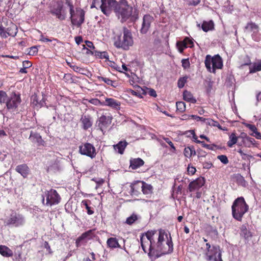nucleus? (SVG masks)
Returning a JSON list of instances; mask_svg holds the SVG:
<instances>
[{
    "label": "nucleus",
    "instance_id": "obj_1",
    "mask_svg": "<svg viewBox=\"0 0 261 261\" xmlns=\"http://www.w3.org/2000/svg\"><path fill=\"white\" fill-rule=\"evenodd\" d=\"M101 3L100 8L103 14L109 17L113 11L122 23L127 20L135 22L139 18V10L127 0H101Z\"/></svg>",
    "mask_w": 261,
    "mask_h": 261
},
{
    "label": "nucleus",
    "instance_id": "obj_2",
    "mask_svg": "<svg viewBox=\"0 0 261 261\" xmlns=\"http://www.w3.org/2000/svg\"><path fill=\"white\" fill-rule=\"evenodd\" d=\"M173 251V243L171 234H168L164 230L160 229L159 231L158 241L155 242V251L153 252L152 256H155V260L163 255L171 253Z\"/></svg>",
    "mask_w": 261,
    "mask_h": 261
},
{
    "label": "nucleus",
    "instance_id": "obj_3",
    "mask_svg": "<svg viewBox=\"0 0 261 261\" xmlns=\"http://www.w3.org/2000/svg\"><path fill=\"white\" fill-rule=\"evenodd\" d=\"M113 44L117 48L128 50L134 44L132 32L126 27L122 28V32L115 33L113 37Z\"/></svg>",
    "mask_w": 261,
    "mask_h": 261
},
{
    "label": "nucleus",
    "instance_id": "obj_4",
    "mask_svg": "<svg viewBox=\"0 0 261 261\" xmlns=\"http://www.w3.org/2000/svg\"><path fill=\"white\" fill-rule=\"evenodd\" d=\"M65 4L69 8V18L72 25L81 28L85 22V11L80 7L75 8L73 3L70 0H66Z\"/></svg>",
    "mask_w": 261,
    "mask_h": 261
},
{
    "label": "nucleus",
    "instance_id": "obj_5",
    "mask_svg": "<svg viewBox=\"0 0 261 261\" xmlns=\"http://www.w3.org/2000/svg\"><path fill=\"white\" fill-rule=\"evenodd\" d=\"M155 232V231H148L140 236L142 249L145 253H147L151 261L155 260V256L152 255L153 252L155 251V241L153 238Z\"/></svg>",
    "mask_w": 261,
    "mask_h": 261
},
{
    "label": "nucleus",
    "instance_id": "obj_6",
    "mask_svg": "<svg viewBox=\"0 0 261 261\" xmlns=\"http://www.w3.org/2000/svg\"><path fill=\"white\" fill-rule=\"evenodd\" d=\"M249 205L243 197L236 199L231 205L232 217L236 220L242 222L244 215L248 211Z\"/></svg>",
    "mask_w": 261,
    "mask_h": 261
},
{
    "label": "nucleus",
    "instance_id": "obj_7",
    "mask_svg": "<svg viewBox=\"0 0 261 261\" xmlns=\"http://www.w3.org/2000/svg\"><path fill=\"white\" fill-rule=\"evenodd\" d=\"M201 249L203 250L204 257L206 261H223L221 251L219 246L211 245L210 243H207Z\"/></svg>",
    "mask_w": 261,
    "mask_h": 261
},
{
    "label": "nucleus",
    "instance_id": "obj_8",
    "mask_svg": "<svg viewBox=\"0 0 261 261\" xmlns=\"http://www.w3.org/2000/svg\"><path fill=\"white\" fill-rule=\"evenodd\" d=\"M205 65L209 72L215 73L216 69H222L223 67V61L219 55L211 57L209 55L205 57Z\"/></svg>",
    "mask_w": 261,
    "mask_h": 261
},
{
    "label": "nucleus",
    "instance_id": "obj_9",
    "mask_svg": "<svg viewBox=\"0 0 261 261\" xmlns=\"http://www.w3.org/2000/svg\"><path fill=\"white\" fill-rule=\"evenodd\" d=\"M7 109L11 111H14L21 102L20 94L19 93L13 92L6 100Z\"/></svg>",
    "mask_w": 261,
    "mask_h": 261
},
{
    "label": "nucleus",
    "instance_id": "obj_10",
    "mask_svg": "<svg viewBox=\"0 0 261 261\" xmlns=\"http://www.w3.org/2000/svg\"><path fill=\"white\" fill-rule=\"evenodd\" d=\"M46 197L45 205L51 206L59 204L61 200V197L57 191L53 189L47 190L45 192Z\"/></svg>",
    "mask_w": 261,
    "mask_h": 261
},
{
    "label": "nucleus",
    "instance_id": "obj_11",
    "mask_svg": "<svg viewBox=\"0 0 261 261\" xmlns=\"http://www.w3.org/2000/svg\"><path fill=\"white\" fill-rule=\"evenodd\" d=\"M5 223L7 225L19 227L24 224L25 220L22 215L13 212L5 221Z\"/></svg>",
    "mask_w": 261,
    "mask_h": 261
},
{
    "label": "nucleus",
    "instance_id": "obj_12",
    "mask_svg": "<svg viewBox=\"0 0 261 261\" xmlns=\"http://www.w3.org/2000/svg\"><path fill=\"white\" fill-rule=\"evenodd\" d=\"M79 152L81 154L88 156L92 159L95 158L97 154L95 147L93 144L88 142L82 143L79 146Z\"/></svg>",
    "mask_w": 261,
    "mask_h": 261
},
{
    "label": "nucleus",
    "instance_id": "obj_13",
    "mask_svg": "<svg viewBox=\"0 0 261 261\" xmlns=\"http://www.w3.org/2000/svg\"><path fill=\"white\" fill-rule=\"evenodd\" d=\"M50 13L60 21L65 20L67 17V12L61 3H58L56 7H53L50 10Z\"/></svg>",
    "mask_w": 261,
    "mask_h": 261
},
{
    "label": "nucleus",
    "instance_id": "obj_14",
    "mask_svg": "<svg viewBox=\"0 0 261 261\" xmlns=\"http://www.w3.org/2000/svg\"><path fill=\"white\" fill-rule=\"evenodd\" d=\"M112 119L113 117L110 113L102 115L98 120L99 129L102 131L106 129L111 124Z\"/></svg>",
    "mask_w": 261,
    "mask_h": 261
},
{
    "label": "nucleus",
    "instance_id": "obj_15",
    "mask_svg": "<svg viewBox=\"0 0 261 261\" xmlns=\"http://www.w3.org/2000/svg\"><path fill=\"white\" fill-rule=\"evenodd\" d=\"M94 236V230L90 229L83 233L76 239L75 241L76 246L79 247L82 245L86 244L88 240L92 239Z\"/></svg>",
    "mask_w": 261,
    "mask_h": 261
},
{
    "label": "nucleus",
    "instance_id": "obj_16",
    "mask_svg": "<svg viewBox=\"0 0 261 261\" xmlns=\"http://www.w3.org/2000/svg\"><path fill=\"white\" fill-rule=\"evenodd\" d=\"M204 177H199L190 182L188 186V190L190 192L198 191L205 184Z\"/></svg>",
    "mask_w": 261,
    "mask_h": 261
},
{
    "label": "nucleus",
    "instance_id": "obj_17",
    "mask_svg": "<svg viewBox=\"0 0 261 261\" xmlns=\"http://www.w3.org/2000/svg\"><path fill=\"white\" fill-rule=\"evenodd\" d=\"M153 21V18L148 14L145 15L143 18V21L140 32L142 34H145L148 31L151 23Z\"/></svg>",
    "mask_w": 261,
    "mask_h": 261
},
{
    "label": "nucleus",
    "instance_id": "obj_18",
    "mask_svg": "<svg viewBox=\"0 0 261 261\" xmlns=\"http://www.w3.org/2000/svg\"><path fill=\"white\" fill-rule=\"evenodd\" d=\"M143 181L137 180L131 184L130 194L132 196H138L142 191Z\"/></svg>",
    "mask_w": 261,
    "mask_h": 261
},
{
    "label": "nucleus",
    "instance_id": "obj_19",
    "mask_svg": "<svg viewBox=\"0 0 261 261\" xmlns=\"http://www.w3.org/2000/svg\"><path fill=\"white\" fill-rule=\"evenodd\" d=\"M82 128L86 130L91 128L93 125L92 118L89 115H83L80 119Z\"/></svg>",
    "mask_w": 261,
    "mask_h": 261
},
{
    "label": "nucleus",
    "instance_id": "obj_20",
    "mask_svg": "<svg viewBox=\"0 0 261 261\" xmlns=\"http://www.w3.org/2000/svg\"><path fill=\"white\" fill-rule=\"evenodd\" d=\"M31 103L34 108H40L46 105L45 99L42 97L40 99L36 93L33 94L31 97Z\"/></svg>",
    "mask_w": 261,
    "mask_h": 261
},
{
    "label": "nucleus",
    "instance_id": "obj_21",
    "mask_svg": "<svg viewBox=\"0 0 261 261\" xmlns=\"http://www.w3.org/2000/svg\"><path fill=\"white\" fill-rule=\"evenodd\" d=\"M29 140L33 143H36L38 146H44L45 141L42 139L41 136L39 133L31 132Z\"/></svg>",
    "mask_w": 261,
    "mask_h": 261
},
{
    "label": "nucleus",
    "instance_id": "obj_22",
    "mask_svg": "<svg viewBox=\"0 0 261 261\" xmlns=\"http://www.w3.org/2000/svg\"><path fill=\"white\" fill-rule=\"evenodd\" d=\"M15 170L21 174L24 178H27L30 173V169L25 164L19 165L16 167Z\"/></svg>",
    "mask_w": 261,
    "mask_h": 261
},
{
    "label": "nucleus",
    "instance_id": "obj_23",
    "mask_svg": "<svg viewBox=\"0 0 261 261\" xmlns=\"http://www.w3.org/2000/svg\"><path fill=\"white\" fill-rule=\"evenodd\" d=\"M103 106H107L113 109H118L120 108V102L112 98H106Z\"/></svg>",
    "mask_w": 261,
    "mask_h": 261
},
{
    "label": "nucleus",
    "instance_id": "obj_24",
    "mask_svg": "<svg viewBox=\"0 0 261 261\" xmlns=\"http://www.w3.org/2000/svg\"><path fill=\"white\" fill-rule=\"evenodd\" d=\"M144 164V162L141 158L132 159L130 160L129 168L135 170L142 166Z\"/></svg>",
    "mask_w": 261,
    "mask_h": 261
},
{
    "label": "nucleus",
    "instance_id": "obj_25",
    "mask_svg": "<svg viewBox=\"0 0 261 261\" xmlns=\"http://www.w3.org/2000/svg\"><path fill=\"white\" fill-rule=\"evenodd\" d=\"M91 204V201L89 199L83 200L81 202V206L85 208L89 215H92L94 213V208L90 206Z\"/></svg>",
    "mask_w": 261,
    "mask_h": 261
},
{
    "label": "nucleus",
    "instance_id": "obj_26",
    "mask_svg": "<svg viewBox=\"0 0 261 261\" xmlns=\"http://www.w3.org/2000/svg\"><path fill=\"white\" fill-rule=\"evenodd\" d=\"M6 31L8 36L15 37L18 32L17 27L15 24L11 22L10 24H8V27L6 29Z\"/></svg>",
    "mask_w": 261,
    "mask_h": 261
},
{
    "label": "nucleus",
    "instance_id": "obj_27",
    "mask_svg": "<svg viewBox=\"0 0 261 261\" xmlns=\"http://www.w3.org/2000/svg\"><path fill=\"white\" fill-rule=\"evenodd\" d=\"M0 254L5 257H10L13 255L12 250L5 245H0Z\"/></svg>",
    "mask_w": 261,
    "mask_h": 261
},
{
    "label": "nucleus",
    "instance_id": "obj_28",
    "mask_svg": "<svg viewBox=\"0 0 261 261\" xmlns=\"http://www.w3.org/2000/svg\"><path fill=\"white\" fill-rule=\"evenodd\" d=\"M97 79L99 81H102L106 84H107L108 85H110L113 88H116L118 86V83L116 81H113L111 80L110 78L101 76H98Z\"/></svg>",
    "mask_w": 261,
    "mask_h": 261
},
{
    "label": "nucleus",
    "instance_id": "obj_29",
    "mask_svg": "<svg viewBox=\"0 0 261 261\" xmlns=\"http://www.w3.org/2000/svg\"><path fill=\"white\" fill-rule=\"evenodd\" d=\"M128 143L126 141H121L118 143L113 146L115 150H117L118 152L122 154Z\"/></svg>",
    "mask_w": 261,
    "mask_h": 261
},
{
    "label": "nucleus",
    "instance_id": "obj_30",
    "mask_svg": "<svg viewBox=\"0 0 261 261\" xmlns=\"http://www.w3.org/2000/svg\"><path fill=\"white\" fill-rule=\"evenodd\" d=\"M107 244L108 247L111 249L121 248V246L116 238H110L107 241Z\"/></svg>",
    "mask_w": 261,
    "mask_h": 261
},
{
    "label": "nucleus",
    "instance_id": "obj_31",
    "mask_svg": "<svg viewBox=\"0 0 261 261\" xmlns=\"http://www.w3.org/2000/svg\"><path fill=\"white\" fill-rule=\"evenodd\" d=\"M240 236L243 237L245 240H248L252 237V232L248 230L246 226L243 225L240 227Z\"/></svg>",
    "mask_w": 261,
    "mask_h": 261
},
{
    "label": "nucleus",
    "instance_id": "obj_32",
    "mask_svg": "<svg viewBox=\"0 0 261 261\" xmlns=\"http://www.w3.org/2000/svg\"><path fill=\"white\" fill-rule=\"evenodd\" d=\"M201 28L205 32L212 31L214 29V23L213 20L204 21L202 23Z\"/></svg>",
    "mask_w": 261,
    "mask_h": 261
},
{
    "label": "nucleus",
    "instance_id": "obj_33",
    "mask_svg": "<svg viewBox=\"0 0 261 261\" xmlns=\"http://www.w3.org/2000/svg\"><path fill=\"white\" fill-rule=\"evenodd\" d=\"M185 156L188 158H191L193 155L196 154L195 148L193 146H188L185 148L184 150Z\"/></svg>",
    "mask_w": 261,
    "mask_h": 261
},
{
    "label": "nucleus",
    "instance_id": "obj_34",
    "mask_svg": "<svg viewBox=\"0 0 261 261\" xmlns=\"http://www.w3.org/2000/svg\"><path fill=\"white\" fill-rule=\"evenodd\" d=\"M183 98L184 99L189 102H191L192 103H195L196 102V100L193 97V94L191 92L185 90L183 93Z\"/></svg>",
    "mask_w": 261,
    "mask_h": 261
},
{
    "label": "nucleus",
    "instance_id": "obj_35",
    "mask_svg": "<svg viewBox=\"0 0 261 261\" xmlns=\"http://www.w3.org/2000/svg\"><path fill=\"white\" fill-rule=\"evenodd\" d=\"M144 184L142 185V191L145 195H150L152 193L153 187L151 185L148 184L143 181Z\"/></svg>",
    "mask_w": 261,
    "mask_h": 261
},
{
    "label": "nucleus",
    "instance_id": "obj_36",
    "mask_svg": "<svg viewBox=\"0 0 261 261\" xmlns=\"http://www.w3.org/2000/svg\"><path fill=\"white\" fill-rule=\"evenodd\" d=\"M245 30L247 32H256L258 31V26L255 23L250 22L247 24L245 27Z\"/></svg>",
    "mask_w": 261,
    "mask_h": 261
},
{
    "label": "nucleus",
    "instance_id": "obj_37",
    "mask_svg": "<svg viewBox=\"0 0 261 261\" xmlns=\"http://www.w3.org/2000/svg\"><path fill=\"white\" fill-rule=\"evenodd\" d=\"M238 137L236 136V133H232L229 137V141L227 142V146L232 147L233 145L236 144L238 141Z\"/></svg>",
    "mask_w": 261,
    "mask_h": 261
},
{
    "label": "nucleus",
    "instance_id": "obj_38",
    "mask_svg": "<svg viewBox=\"0 0 261 261\" xmlns=\"http://www.w3.org/2000/svg\"><path fill=\"white\" fill-rule=\"evenodd\" d=\"M205 123L210 126L217 127L220 130H226V128H223L218 121H215L213 119H207Z\"/></svg>",
    "mask_w": 261,
    "mask_h": 261
},
{
    "label": "nucleus",
    "instance_id": "obj_39",
    "mask_svg": "<svg viewBox=\"0 0 261 261\" xmlns=\"http://www.w3.org/2000/svg\"><path fill=\"white\" fill-rule=\"evenodd\" d=\"M94 55L99 59L109 60V55L107 51H95Z\"/></svg>",
    "mask_w": 261,
    "mask_h": 261
},
{
    "label": "nucleus",
    "instance_id": "obj_40",
    "mask_svg": "<svg viewBox=\"0 0 261 261\" xmlns=\"http://www.w3.org/2000/svg\"><path fill=\"white\" fill-rule=\"evenodd\" d=\"M261 70V60H258L253 64L252 68L250 69L251 73H254Z\"/></svg>",
    "mask_w": 261,
    "mask_h": 261
},
{
    "label": "nucleus",
    "instance_id": "obj_41",
    "mask_svg": "<svg viewBox=\"0 0 261 261\" xmlns=\"http://www.w3.org/2000/svg\"><path fill=\"white\" fill-rule=\"evenodd\" d=\"M176 46L179 53H182L184 50L187 48L186 43L184 40L182 41H177L176 43Z\"/></svg>",
    "mask_w": 261,
    "mask_h": 261
},
{
    "label": "nucleus",
    "instance_id": "obj_42",
    "mask_svg": "<svg viewBox=\"0 0 261 261\" xmlns=\"http://www.w3.org/2000/svg\"><path fill=\"white\" fill-rule=\"evenodd\" d=\"M235 179L236 182L238 185L245 186L246 185V181L244 178V177L241 175L240 174H237L235 176Z\"/></svg>",
    "mask_w": 261,
    "mask_h": 261
},
{
    "label": "nucleus",
    "instance_id": "obj_43",
    "mask_svg": "<svg viewBox=\"0 0 261 261\" xmlns=\"http://www.w3.org/2000/svg\"><path fill=\"white\" fill-rule=\"evenodd\" d=\"M243 143L246 146L250 147L251 145H254L255 140L254 138L248 137L246 140L243 141Z\"/></svg>",
    "mask_w": 261,
    "mask_h": 261
},
{
    "label": "nucleus",
    "instance_id": "obj_44",
    "mask_svg": "<svg viewBox=\"0 0 261 261\" xmlns=\"http://www.w3.org/2000/svg\"><path fill=\"white\" fill-rule=\"evenodd\" d=\"M176 109L177 111H179L180 112H184L186 110V104L183 101H178L176 102Z\"/></svg>",
    "mask_w": 261,
    "mask_h": 261
},
{
    "label": "nucleus",
    "instance_id": "obj_45",
    "mask_svg": "<svg viewBox=\"0 0 261 261\" xmlns=\"http://www.w3.org/2000/svg\"><path fill=\"white\" fill-rule=\"evenodd\" d=\"M138 219L137 216L135 214L132 215L130 217H128L125 223L128 225L133 224Z\"/></svg>",
    "mask_w": 261,
    "mask_h": 261
},
{
    "label": "nucleus",
    "instance_id": "obj_46",
    "mask_svg": "<svg viewBox=\"0 0 261 261\" xmlns=\"http://www.w3.org/2000/svg\"><path fill=\"white\" fill-rule=\"evenodd\" d=\"M188 77L187 76H184L180 77L177 82V86L179 88H182L184 87L185 84L187 81Z\"/></svg>",
    "mask_w": 261,
    "mask_h": 261
},
{
    "label": "nucleus",
    "instance_id": "obj_47",
    "mask_svg": "<svg viewBox=\"0 0 261 261\" xmlns=\"http://www.w3.org/2000/svg\"><path fill=\"white\" fill-rule=\"evenodd\" d=\"M89 102L95 106H103L104 105L103 101L101 102L97 98H92L89 100Z\"/></svg>",
    "mask_w": 261,
    "mask_h": 261
},
{
    "label": "nucleus",
    "instance_id": "obj_48",
    "mask_svg": "<svg viewBox=\"0 0 261 261\" xmlns=\"http://www.w3.org/2000/svg\"><path fill=\"white\" fill-rule=\"evenodd\" d=\"M29 51L28 53V55L30 56H34L36 55L38 51V46H33L29 48Z\"/></svg>",
    "mask_w": 261,
    "mask_h": 261
},
{
    "label": "nucleus",
    "instance_id": "obj_49",
    "mask_svg": "<svg viewBox=\"0 0 261 261\" xmlns=\"http://www.w3.org/2000/svg\"><path fill=\"white\" fill-rule=\"evenodd\" d=\"M70 67L75 71L81 74H84V71H85V69L80 67L77 66V65H70Z\"/></svg>",
    "mask_w": 261,
    "mask_h": 261
},
{
    "label": "nucleus",
    "instance_id": "obj_50",
    "mask_svg": "<svg viewBox=\"0 0 261 261\" xmlns=\"http://www.w3.org/2000/svg\"><path fill=\"white\" fill-rule=\"evenodd\" d=\"M52 40H54L57 42H59V40L56 38H53L52 39H49L48 38L44 37L42 34H41V35H40V38L39 41H40L41 42H51V41H52Z\"/></svg>",
    "mask_w": 261,
    "mask_h": 261
},
{
    "label": "nucleus",
    "instance_id": "obj_51",
    "mask_svg": "<svg viewBox=\"0 0 261 261\" xmlns=\"http://www.w3.org/2000/svg\"><path fill=\"white\" fill-rule=\"evenodd\" d=\"M7 98L6 92L4 91H0V103L5 102Z\"/></svg>",
    "mask_w": 261,
    "mask_h": 261
},
{
    "label": "nucleus",
    "instance_id": "obj_52",
    "mask_svg": "<svg viewBox=\"0 0 261 261\" xmlns=\"http://www.w3.org/2000/svg\"><path fill=\"white\" fill-rule=\"evenodd\" d=\"M164 140L166 141V143H167L169 146L171 147V149H172V151L174 153L175 152L176 149L174 145V144L172 143V142L170 140V139L168 138H164Z\"/></svg>",
    "mask_w": 261,
    "mask_h": 261
},
{
    "label": "nucleus",
    "instance_id": "obj_53",
    "mask_svg": "<svg viewBox=\"0 0 261 261\" xmlns=\"http://www.w3.org/2000/svg\"><path fill=\"white\" fill-rule=\"evenodd\" d=\"M219 159L224 164H227L228 163L229 161L227 157L225 155H220L217 156Z\"/></svg>",
    "mask_w": 261,
    "mask_h": 261
},
{
    "label": "nucleus",
    "instance_id": "obj_54",
    "mask_svg": "<svg viewBox=\"0 0 261 261\" xmlns=\"http://www.w3.org/2000/svg\"><path fill=\"white\" fill-rule=\"evenodd\" d=\"M196 171V169L195 167L193 166H191L190 165H188L187 168V172L189 175H194Z\"/></svg>",
    "mask_w": 261,
    "mask_h": 261
},
{
    "label": "nucleus",
    "instance_id": "obj_55",
    "mask_svg": "<svg viewBox=\"0 0 261 261\" xmlns=\"http://www.w3.org/2000/svg\"><path fill=\"white\" fill-rule=\"evenodd\" d=\"M182 66L184 69H187L190 67V64L189 59H182L181 60Z\"/></svg>",
    "mask_w": 261,
    "mask_h": 261
},
{
    "label": "nucleus",
    "instance_id": "obj_56",
    "mask_svg": "<svg viewBox=\"0 0 261 261\" xmlns=\"http://www.w3.org/2000/svg\"><path fill=\"white\" fill-rule=\"evenodd\" d=\"M184 41L186 43L187 47H192L194 45L193 41L188 37H186L184 39Z\"/></svg>",
    "mask_w": 261,
    "mask_h": 261
},
{
    "label": "nucleus",
    "instance_id": "obj_57",
    "mask_svg": "<svg viewBox=\"0 0 261 261\" xmlns=\"http://www.w3.org/2000/svg\"><path fill=\"white\" fill-rule=\"evenodd\" d=\"M0 36L4 38L8 37L6 30H5L2 25H0Z\"/></svg>",
    "mask_w": 261,
    "mask_h": 261
},
{
    "label": "nucleus",
    "instance_id": "obj_58",
    "mask_svg": "<svg viewBox=\"0 0 261 261\" xmlns=\"http://www.w3.org/2000/svg\"><path fill=\"white\" fill-rule=\"evenodd\" d=\"M208 146L206 149L211 150H214L215 149H221L222 148V147L220 145H217L216 144H208Z\"/></svg>",
    "mask_w": 261,
    "mask_h": 261
},
{
    "label": "nucleus",
    "instance_id": "obj_59",
    "mask_svg": "<svg viewBox=\"0 0 261 261\" xmlns=\"http://www.w3.org/2000/svg\"><path fill=\"white\" fill-rule=\"evenodd\" d=\"M191 118L193 119H195L197 121H201L203 122H206V121L207 120V119H206V118H204L201 117H199L198 116L195 115H192Z\"/></svg>",
    "mask_w": 261,
    "mask_h": 261
},
{
    "label": "nucleus",
    "instance_id": "obj_60",
    "mask_svg": "<svg viewBox=\"0 0 261 261\" xmlns=\"http://www.w3.org/2000/svg\"><path fill=\"white\" fill-rule=\"evenodd\" d=\"M246 126L250 130H251L253 133H255L257 130L256 127L253 124H246Z\"/></svg>",
    "mask_w": 261,
    "mask_h": 261
},
{
    "label": "nucleus",
    "instance_id": "obj_61",
    "mask_svg": "<svg viewBox=\"0 0 261 261\" xmlns=\"http://www.w3.org/2000/svg\"><path fill=\"white\" fill-rule=\"evenodd\" d=\"M22 65H23V67H24L26 68H29L32 66V63L31 62H30L29 61H27V60L23 62Z\"/></svg>",
    "mask_w": 261,
    "mask_h": 261
},
{
    "label": "nucleus",
    "instance_id": "obj_62",
    "mask_svg": "<svg viewBox=\"0 0 261 261\" xmlns=\"http://www.w3.org/2000/svg\"><path fill=\"white\" fill-rule=\"evenodd\" d=\"M213 166V164L211 162H204L203 164V167L205 169H210L212 166Z\"/></svg>",
    "mask_w": 261,
    "mask_h": 261
},
{
    "label": "nucleus",
    "instance_id": "obj_63",
    "mask_svg": "<svg viewBox=\"0 0 261 261\" xmlns=\"http://www.w3.org/2000/svg\"><path fill=\"white\" fill-rule=\"evenodd\" d=\"M192 115L184 114L181 116V119L183 120H190L191 118Z\"/></svg>",
    "mask_w": 261,
    "mask_h": 261
},
{
    "label": "nucleus",
    "instance_id": "obj_64",
    "mask_svg": "<svg viewBox=\"0 0 261 261\" xmlns=\"http://www.w3.org/2000/svg\"><path fill=\"white\" fill-rule=\"evenodd\" d=\"M85 43L86 46L90 48L94 49L95 48L93 43L91 41H86Z\"/></svg>",
    "mask_w": 261,
    "mask_h": 261
}]
</instances>
